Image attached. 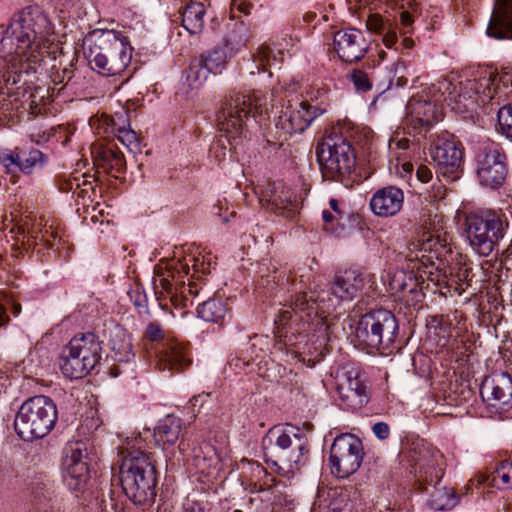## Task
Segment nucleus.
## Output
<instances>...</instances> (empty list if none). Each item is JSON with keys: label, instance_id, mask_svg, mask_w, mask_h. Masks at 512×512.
<instances>
[{"label": "nucleus", "instance_id": "14", "mask_svg": "<svg viewBox=\"0 0 512 512\" xmlns=\"http://www.w3.org/2000/svg\"><path fill=\"white\" fill-rule=\"evenodd\" d=\"M133 50L128 37L114 31H102L98 44L91 47L88 53L84 51V55L88 64H130Z\"/></svg>", "mask_w": 512, "mask_h": 512}, {"label": "nucleus", "instance_id": "29", "mask_svg": "<svg viewBox=\"0 0 512 512\" xmlns=\"http://www.w3.org/2000/svg\"><path fill=\"white\" fill-rule=\"evenodd\" d=\"M73 353H77L93 370L101 359V342L98 337L92 333L76 334L68 343Z\"/></svg>", "mask_w": 512, "mask_h": 512}, {"label": "nucleus", "instance_id": "20", "mask_svg": "<svg viewBox=\"0 0 512 512\" xmlns=\"http://www.w3.org/2000/svg\"><path fill=\"white\" fill-rule=\"evenodd\" d=\"M47 161V155L35 148L17 147L14 150L0 151V163L11 172L19 170L24 174H31L38 169H42Z\"/></svg>", "mask_w": 512, "mask_h": 512}, {"label": "nucleus", "instance_id": "41", "mask_svg": "<svg viewBox=\"0 0 512 512\" xmlns=\"http://www.w3.org/2000/svg\"><path fill=\"white\" fill-rule=\"evenodd\" d=\"M30 490L38 512H57L52 504L48 505L52 501L53 493L52 483L49 479L32 482Z\"/></svg>", "mask_w": 512, "mask_h": 512}, {"label": "nucleus", "instance_id": "32", "mask_svg": "<svg viewBox=\"0 0 512 512\" xmlns=\"http://www.w3.org/2000/svg\"><path fill=\"white\" fill-rule=\"evenodd\" d=\"M481 486L512 488V461H505L490 474L477 473L468 482L467 488L473 490Z\"/></svg>", "mask_w": 512, "mask_h": 512}, {"label": "nucleus", "instance_id": "19", "mask_svg": "<svg viewBox=\"0 0 512 512\" xmlns=\"http://www.w3.org/2000/svg\"><path fill=\"white\" fill-rule=\"evenodd\" d=\"M430 156L438 173L451 179L459 177L463 153L455 141L438 138L430 148Z\"/></svg>", "mask_w": 512, "mask_h": 512}, {"label": "nucleus", "instance_id": "26", "mask_svg": "<svg viewBox=\"0 0 512 512\" xmlns=\"http://www.w3.org/2000/svg\"><path fill=\"white\" fill-rule=\"evenodd\" d=\"M441 89L444 101L457 113L473 112L478 106V97L472 88L463 87L461 83L444 82Z\"/></svg>", "mask_w": 512, "mask_h": 512}, {"label": "nucleus", "instance_id": "12", "mask_svg": "<svg viewBox=\"0 0 512 512\" xmlns=\"http://www.w3.org/2000/svg\"><path fill=\"white\" fill-rule=\"evenodd\" d=\"M144 338L160 343L157 348V366L161 371L171 373L183 371L191 364L185 347L176 340L165 339V330L158 322H150L144 331Z\"/></svg>", "mask_w": 512, "mask_h": 512}, {"label": "nucleus", "instance_id": "31", "mask_svg": "<svg viewBox=\"0 0 512 512\" xmlns=\"http://www.w3.org/2000/svg\"><path fill=\"white\" fill-rule=\"evenodd\" d=\"M451 239L446 233L429 234L424 238L420 245L421 263L427 266V263L434 265L433 258L443 262L446 260L448 254L452 252Z\"/></svg>", "mask_w": 512, "mask_h": 512}, {"label": "nucleus", "instance_id": "47", "mask_svg": "<svg viewBox=\"0 0 512 512\" xmlns=\"http://www.w3.org/2000/svg\"><path fill=\"white\" fill-rule=\"evenodd\" d=\"M235 55L236 54L234 53L233 48L224 47L223 41H221V43L216 45L213 49H211L207 53H203L202 60L204 64H226Z\"/></svg>", "mask_w": 512, "mask_h": 512}, {"label": "nucleus", "instance_id": "54", "mask_svg": "<svg viewBox=\"0 0 512 512\" xmlns=\"http://www.w3.org/2000/svg\"><path fill=\"white\" fill-rule=\"evenodd\" d=\"M414 17L409 10L405 9V5L401 4L399 7V23L397 26L395 25L401 35L413 32Z\"/></svg>", "mask_w": 512, "mask_h": 512}, {"label": "nucleus", "instance_id": "11", "mask_svg": "<svg viewBox=\"0 0 512 512\" xmlns=\"http://www.w3.org/2000/svg\"><path fill=\"white\" fill-rule=\"evenodd\" d=\"M364 449L360 438L351 433L337 436L330 448L331 473L338 478L354 474L363 461Z\"/></svg>", "mask_w": 512, "mask_h": 512}, {"label": "nucleus", "instance_id": "21", "mask_svg": "<svg viewBox=\"0 0 512 512\" xmlns=\"http://www.w3.org/2000/svg\"><path fill=\"white\" fill-rule=\"evenodd\" d=\"M259 200L262 205H267V209L285 218H294L296 215L297 204L293 194L282 182L268 184L261 191Z\"/></svg>", "mask_w": 512, "mask_h": 512}, {"label": "nucleus", "instance_id": "34", "mask_svg": "<svg viewBox=\"0 0 512 512\" xmlns=\"http://www.w3.org/2000/svg\"><path fill=\"white\" fill-rule=\"evenodd\" d=\"M109 346L115 361L129 362L135 356L131 334L121 326H114L111 329Z\"/></svg>", "mask_w": 512, "mask_h": 512}, {"label": "nucleus", "instance_id": "3", "mask_svg": "<svg viewBox=\"0 0 512 512\" xmlns=\"http://www.w3.org/2000/svg\"><path fill=\"white\" fill-rule=\"evenodd\" d=\"M190 264L195 272L204 273V263L194 256L184 258V262L178 261L175 264H157L154 267L153 287L159 306L168 310L171 306L179 308L186 306L188 301L187 293L197 296L199 290L196 282H189L185 285L183 276L190 271Z\"/></svg>", "mask_w": 512, "mask_h": 512}, {"label": "nucleus", "instance_id": "7", "mask_svg": "<svg viewBox=\"0 0 512 512\" xmlns=\"http://www.w3.org/2000/svg\"><path fill=\"white\" fill-rule=\"evenodd\" d=\"M265 455L277 458L273 463L288 472L298 471L307 461L308 439L305 433L293 425H277L268 430L262 440Z\"/></svg>", "mask_w": 512, "mask_h": 512}, {"label": "nucleus", "instance_id": "5", "mask_svg": "<svg viewBox=\"0 0 512 512\" xmlns=\"http://www.w3.org/2000/svg\"><path fill=\"white\" fill-rule=\"evenodd\" d=\"M120 482L125 495L136 505L153 503L156 497V467L150 454L131 451L120 465Z\"/></svg>", "mask_w": 512, "mask_h": 512}, {"label": "nucleus", "instance_id": "51", "mask_svg": "<svg viewBox=\"0 0 512 512\" xmlns=\"http://www.w3.org/2000/svg\"><path fill=\"white\" fill-rule=\"evenodd\" d=\"M347 78L353 83L357 92H367L372 88L369 75L361 69H353L347 74Z\"/></svg>", "mask_w": 512, "mask_h": 512}, {"label": "nucleus", "instance_id": "38", "mask_svg": "<svg viewBox=\"0 0 512 512\" xmlns=\"http://www.w3.org/2000/svg\"><path fill=\"white\" fill-rule=\"evenodd\" d=\"M407 113L410 115L408 120L415 123V127L430 128L436 121L434 116L435 107L426 100H411L406 106Z\"/></svg>", "mask_w": 512, "mask_h": 512}, {"label": "nucleus", "instance_id": "35", "mask_svg": "<svg viewBox=\"0 0 512 512\" xmlns=\"http://www.w3.org/2000/svg\"><path fill=\"white\" fill-rule=\"evenodd\" d=\"M95 163L115 178L124 172L126 168L123 153L111 144L98 149L95 155Z\"/></svg>", "mask_w": 512, "mask_h": 512}, {"label": "nucleus", "instance_id": "45", "mask_svg": "<svg viewBox=\"0 0 512 512\" xmlns=\"http://www.w3.org/2000/svg\"><path fill=\"white\" fill-rule=\"evenodd\" d=\"M416 464L419 465L420 468L418 482L421 491L429 492L430 487L432 489L437 487L444 474L442 468L434 464L428 465L427 467H424L420 462Z\"/></svg>", "mask_w": 512, "mask_h": 512}, {"label": "nucleus", "instance_id": "30", "mask_svg": "<svg viewBox=\"0 0 512 512\" xmlns=\"http://www.w3.org/2000/svg\"><path fill=\"white\" fill-rule=\"evenodd\" d=\"M101 125L131 152L139 149L138 136L129 127V121L125 113H116L113 117H105L101 120Z\"/></svg>", "mask_w": 512, "mask_h": 512}, {"label": "nucleus", "instance_id": "27", "mask_svg": "<svg viewBox=\"0 0 512 512\" xmlns=\"http://www.w3.org/2000/svg\"><path fill=\"white\" fill-rule=\"evenodd\" d=\"M364 286V278L356 269H346L336 273L330 291L336 298L351 301L358 296Z\"/></svg>", "mask_w": 512, "mask_h": 512}, {"label": "nucleus", "instance_id": "13", "mask_svg": "<svg viewBox=\"0 0 512 512\" xmlns=\"http://www.w3.org/2000/svg\"><path fill=\"white\" fill-rule=\"evenodd\" d=\"M336 391L341 405L346 409L358 410L369 401L365 373L357 366L347 364L336 371Z\"/></svg>", "mask_w": 512, "mask_h": 512}, {"label": "nucleus", "instance_id": "17", "mask_svg": "<svg viewBox=\"0 0 512 512\" xmlns=\"http://www.w3.org/2000/svg\"><path fill=\"white\" fill-rule=\"evenodd\" d=\"M480 395L485 403L501 414L512 408V377L505 372L493 373L484 378Z\"/></svg>", "mask_w": 512, "mask_h": 512}, {"label": "nucleus", "instance_id": "39", "mask_svg": "<svg viewBox=\"0 0 512 512\" xmlns=\"http://www.w3.org/2000/svg\"><path fill=\"white\" fill-rule=\"evenodd\" d=\"M292 94H297L299 102H305V106L314 110L316 105H312V103L323 97L326 91L317 85L313 86L308 82L292 79L285 89V96L288 97Z\"/></svg>", "mask_w": 512, "mask_h": 512}, {"label": "nucleus", "instance_id": "16", "mask_svg": "<svg viewBox=\"0 0 512 512\" xmlns=\"http://www.w3.org/2000/svg\"><path fill=\"white\" fill-rule=\"evenodd\" d=\"M63 453V481L70 490H81L89 477L86 446L82 442H72L67 444Z\"/></svg>", "mask_w": 512, "mask_h": 512}, {"label": "nucleus", "instance_id": "4", "mask_svg": "<svg viewBox=\"0 0 512 512\" xmlns=\"http://www.w3.org/2000/svg\"><path fill=\"white\" fill-rule=\"evenodd\" d=\"M286 282L291 287L288 290L290 296L284 305L285 309L279 310L275 320L278 329H281V333H285V337H287V331H284V329L292 319L293 313L299 316L301 320L317 318L319 324L326 314H330L331 308L334 306L330 298L326 299L327 293L324 290L318 291L311 286L307 287L303 281V276L298 279L296 275L289 274L286 277Z\"/></svg>", "mask_w": 512, "mask_h": 512}, {"label": "nucleus", "instance_id": "53", "mask_svg": "<svg viewBox=\"0 0 512 512\" xmlns=\"http://www.w3.org/2000/svg\"><path fill=\"white\" fill-rule=\"evenodd\" d=\"M127 296L139 312L146 311L148 300L143 287L139 283L131 285L127 291Z\"/></svg>", "mask_w": 512, "mask_h": 512}, {"label": "nucleus", "instance_id": "64", "mask_svg": "<svg viewBox=\"0 0 512 512\" xmlns=\"http://www.w3.org/2000/svg\"><path fill=\"white\" fill-rule=\"evenodd\" d=\"M405 5V9L409 10L412 15L420 16L421 15V7L415 0H408Z\"/></svg>", "mask_w": 512, "mask_h": 512}, {"label": "nucleus", "instance_id": "60", "mask_svg": "<svg viewBox=\"0 0 512 512\" xmlns=\"http://www.w3.org/2000/svg\"><path fill=\"white\" fill-rule=\"evenodd\" d=\"M431 325L435 328H439L444 333L449 334L451 323L443 315L432 316Z\"/></svg>", "mask_w": 512, "mask_h": 512}, {"label": "nucleus", "instance_id": "59", "mask_svg": "<svg viewBox=\"0 0 512 512\" xmlns=\"http://www.w3.org/2000/svg\"><path fill=\"white\" fill-rule=\"evenodd\" d=\"M372 432L379 440H386L390 436V427L385 422H376L372 426Z\"/></svg>", "mask_w": 512, "mask_h": 512}, {"label": "nucleus", "instance_id": "8", "mask_svg": "<svg viewBox=\"0 0 512 512\" xmlns=\"http://www.w3.org/2000/svg\"><path fill=\"white\" fill-rule=\"evenodd\" d=\"M57 417V408L51 398L34 396L20 406L14 420L15 431L24 441L40 439L51 432Z\"/></svg>", "mask_w": 512, "mask_h": 512}, {"label": "nucleus", "instance_id": "58", "mask_svg": "<svg viewBox=\"0 0 512 512\" xmlns=\"http://www.w3.org/2000/svg\"><path fill=\"white\" fill-rule=\"evenodd\" d=\"M17 66H7V71L3 73V80L6 85H16L21 81L22 73L16 70Z\"/></svg>", "mask_w": 512, "mask_h": 512}, {"label": "nucleus", "instance_id": "1", "mask_svg": "<svg viewBox=\"0 0 512 512\" xmlns=\"http://www.w3.org/2000/svg\"><path fill=\"white\" fill-rule=\"evenodd\" d=\"M267 111L266 97L260 91L233 92L216 114L217 127L235 143L243 144L245 139H250L249 115H252L256 123H260L261 120L257 118H262Z\"/></svg>", "mask_w": 512, "mask_h": 512}, {"label": "nucleus", "instance_id": "42", "mask_svg": "<svg viewBox=\"0 0 512 512\" xmlns=\"http://www.w3.org/2000/svg\"><path fill=\"white\" fill-rule=\"evenodd\" d=\"M205 8L202 3L191 2L182 12V25L190 34L201 32L204 27Z\"/></svg>", "mask_w": 512, "mask_h": 512}, {"label": "nucleus", "instance_id": "62", "mask_svg": "<svg viewBox=\"0 0 512 512\" xmlns=\"http://www.w3.org/2000/svg\"><path fill=\"white\" fill-rule=\"evenodd\" d=\"M101 512H120L117 501L112 497L103 499L101 503Z\"/></svg>", "mask_w": 512, "mask_h": 512}, {"label": "nucleus", "instance_id": "23", "mask_svg": "<svg viewBox=\"0 0 512 512\" xmlns=\"http://www.w3.org/2000/svg\"><path fill=\"white\" fill-rule=\"evenodd\" d=\"M371 211L379 217H392L398 214L404 204L401 188L388 185L376 190L370 199Z\"/></svg>", "mask_w": 512, "mask_h": 512}, {"label": "nucleus", "instance_id": "46", "mask_svg": "<svg viewBox=\"0 0 512 512\" xmlns=\"http://www.w3.org/2000/svg\"><path fill=\"white\" fill-rule=\"evenodd\" d=\"M211 72L217 73V71L210 69V66H187L183 72V77L189 87L198 88L206 81Z\"/></svg>", "mask_w": 512, "mask_h": 512}, {"label": "nucleus", "instance_id": "56", "mask_svg": "<svg viewBox=\"0 0 512 512\" xmlns=\"http://www.w3.org/2000/svg\"><path fill=\"white\" fill-rule=\"evenodd\" d=\"M54 135V128L51 127L49 129L42 127H35L30 132V139L32 142H35L36 144H41L44 142H47L51 136Z\"/></svg>", "mask_w": 512, "mask_h": 512}, {"label": "nucleus", "instance_id": "37", "mask_svg": "<svg viewBox=\"0 0 512 512\" xmlns=\"http://www.w3.org/2000/svg\"><path fill=\"white\" fill-rule=\"evenodd\" d=\"M366 29L370 33L381 35L384 45L388 48L397 43L398 36L395 24L390 19H385L379 13H370L368 15Z\"/></svg>", "mask_w": 512, "mask_h": 512}, {"label": "nucleus", "instance_id": "52", "mask_svg": "<svg viewBox=\"0 0 512 512\" xmlns=\"http://www.w3.org/2000/svg\"><path fill=\"white\" fill-rule=\"evenodd\" d=\"M497 117L502 134L512 138V102L501 107Z\"/></svg>", "mask_w": 512, "mask_h": 512}, {"label": "nucleus", "instance_id": "28", "mask_svg": "<svg viewBox=\"0 0 512 512\" xmlns=\"http://www.w3.org/2000/svg\"><path fill=\"white\" fill-rule=\"evenodd\" d=\"M22 22L28 25L31 29V33L34 34V40L36 43L42 46V43L50 41V37L53 35V27L43 12V10L37 5L27 6L20 12Z\"/></svg>", "mask_w": 512, "mask_h": 512}, {"label": "nucleus", "instance_id": "25", "mask_svg": "<svg viewBox=\"0 0 512 512\" xmlns=\"http://www.w3.org/2000/svg\"><path fill=\"white\" fill-rule=\"evenodd\" d=\"M487 35L497 40L512 39V0H495Z\"/></svg>", "mask_w": 512, "mask_h": 512}, {"label": "nucleus", "instance_id": "9", "mask_svg": "<svg viewBox=\"0 0 512 512\" xmlns=\"http://www.w3.org/2000/svg\"><path fill=\"white\" fill-rule=\"evenodd\" d=\"M316 157L323 175L344 182L356 167V152L341 134L325 135L316 148Z\"/></svg>", "mask_w": 512, "mask_h": 512}, {"label": "nucleus", "instance_id": "18", "mask_svg": "<svg viewBox=\"0 0 512 512\" xmlns=\"http://www.w3.org/2000/svg\"><path fill=\"white\" fill-rule=\"evenodd\" d=\"M326 111L321 106H315L314 110L305 106V102H299L298 96L288 99V105L278 116L276 126L287 134L303 132L310 123Z\"/></svg>", "mask_w": 512, "mask_h": 512}, {"label": "nucleus", "instance_id": "24", "mask_svg": "<svg viewBox=\"0 0 512 512\" xmlns=\"http://www.w3.org/2000/svg\"><path fill=\"white\" fill-rule=\"evenodd\" d=\"M390 291L408 307L422 302L424 294L413 272L397 271L389 282Z\"/></svg>", "mask_w": 512, "mask_h": 512}, {"label": "nucleus", "instance_id": "6", "mask_svg": "<svg viewBox=\"0 0 512 512\" xmlns=\"http://www.w3.org/2000/svg\"><path fill=\"white\" fill-rule=\"evenodd\" d=\"M508 228L509 220L502 210L473 211L464 220V233L469 246L482 257H488L498 250Z\"/></svg>", "mask_w": 512, "mask_h": 512}, {"label": "nucleus", "instance_id": "49", "mask_svg": "<svg viewBox=\"0 0 512 512\" xmlns=\"http://www.w3.org/2000/svg\"><path fill=\"white\" fill-rule=\"evenodd\" d=\"M311 512H354V509L348 495L341 493L339 497L332 499L325 507L314 504Z\"/></svg>", "mask_w": 512, "mask_h": 512}, {"label": "nucleus", "instance_id": "57", "mask_svg": "<svg viewBox=\"0 0 512 512\" xmlns=\"http://www.w3.org/2000/svg\"><path fill=\"white\" fill-rule=\"evenodd\" d=\"M322 219L325 224L324 225L325 230L331 231L332 233H336L337 230H336L334 224L339 223L343 218L339 217L338 215H336L335 213H333L332 211H330L328 209H324L322 211Z\"/></svg>", "mask_w": 512, "mask_h": 512}, {"label": "nucleus", "instance_id": "55", "mask_svg": "<svg viewBox=\"0 0 512 512\" xmlns=\"http://www.w3.org/2000/svg\"><path fill=\"white\" fill-rule=\"evenodd\" d=\"M90 69L92 72L104 76V77H111L112 83L115 85L116 88H119L121 85H123L125 82L128 81L129 77L119 80L120 74L119 70L115 71L112 69V66H90Z\"/></svg>", "mask_w": 512, "mask_h": 512}, {"label": "nucleus", "instance_id": "40", "mask_svg": "<svg viewBox=\"0 0 512 512\" xmlns=\"http://www.w3.org/2000/svg\"><path fill=\"white\" fill-rule=\"evenodd\" d=\"M249 38V29L242 21H232L226 25V32L222 39L223 46L233 48L237 54L244 47Z\"/></svg>", "mask_w": 512, "mask_h": 512}, {"label": "nucleus", "instance_id": "15", "mask_svg": "<svg viewBox=\"0 0 512 512\" xmlns=\"http://www.w3.org/2000/svg\"><path fill=\"white\" fill-rule=\"evenodd\" d=\"M477 176L482 186L500 188L507 177V157L498 145H491L477 155Z\"/></svg>", "mask_w": 512, "mask_h": 512}, {"label": "nucleus", "instance_id": "22", "mask_svg": "<svg viewBox=\"0 0 512 512\" xmlns=\"http://www.w3.org/2000/svg\"><path fill=\"white\" fill-rule=\"evenodd\" d=\"M334 46L339 59L346 64L360 61L367 50L365 39L357 29L336 32Z\"/></svg>", "mask_w": 512, "mask_h": 512}, {"label": "nucleus", "instance_id": "48", "mask_svg": "<svg viewBox=\"0 0 512 512\" xmlns=\"http://www.w3.org/2000/svg\"><path fill=\"white\" fill-rule=\"evenodd\" d=\"M240 144L234 142L231 137L221 134L220 137L215 140L210 147V154L219 163L222 162L228 151L236 149Z\"/></svg>", "mask_w": 512, "mask_h": 512}, {"label": "nucleus", "instance_id": "43", "mask_svg": "<svg viewBox=\"0 0 512 512\" xmlns=\"http://www.w3.org/2000/svg\"><path fill=\"white\" fill-rule=\"evenodd\" d=\"M228 307L222 298H209L198 305V316L207 322L218 323L222 321L227 314Z\"/></svg>", "mask_w": 512, "mask_h": 512}, {"label": "nucleus", "instance_id": "10", "mask_svg": "<svg viewBox=\"0 0 512 512\" xmlns=\"http://www.w3.org/2000/svg\"><path fill=\"white\" fill-rule=\"evenodd\" d=\"M395 315L380 308L364 314L355 327V337L360 345L376 349L382 354L391 352L398 333Z\"/></svg>", "mask_w": 512, "mask_h": 512}, {"label": "nucleus", "instance_id": "36", "mask_svg": "<svg viewBox=\"0 0 512 512\" xmlns=\"http://www.w3.org/2000/svg\"><path fill=\"white\" fill-rule=\"evenodd\" d=\"M59 365L63 375L70 379L83 378L92 371L82 357L73 353L68 344L62 350Z\"/></svg>", "mask_w": 512, "mask_h": 512}, {"label": "nucleus", "instance_id": "44", "mask_svg": "<svg viewBox=\"0 0 512 512\" xmlns=\"http://www.w3.org/2000/svg\"><path fill=\"white\" fill-rule=\"evenodd\" d=\"M428 493V504L436 511L450 510L457 504V496L452 488L435 487Z\"/></svg>", "mask_w": 512, "mask_h": 512}, {"label": "nucleus", "instance_id": "63", "mask_svg": "<svg viewBox=\"0 0 512 512\" xmlns=\"http://www.w3.org/2000/svg\"><path fill=\"white\" fill-rule=\"evenodd\" d=\"M251 465L252 476L256 477L258 480L262 478H269L270 475L267 473L266 469L260 465L259 463H249Z\"/></svg>", "mask_w": 512, "mask_h": 512}, {"label": "nucleus", "instance_id": "50", "mask_svg": "<svg viewBox=\"0 0 512 512\" xmlns=\"http://www.w3.org/2000/svg\"><path fill=\"white\" fill-rule=\"evenodd\" d=\"M285 55L284 50L263 44L258 48L255 60L262 64L282 63L286 60Z\"/></svg>", "mask_w": 512, "mask_h": 512}, {"label": "nucleus", "instance_id": "2", "mask_svg": "<svg viewBox=\"0 0 512 512\" xmlns=\"http://www.w3.org/2000/svg\"><path fill=\"white\" fill-rule=\"evenodd\" d=\"M58 46L39 43L28 25L22 22L20 13L11 19L0 40V57L11 64H47L57 61Z\"/></svg>", "mask_w": 512, "mask_h": 512}, {"label": "nucleus", "instance_id": "61", "mask_svg": "<svg viewBox=\"0 0 512 512\" xmlns=\"http://www.w3.org/2000/svg\"><path fill=\"white\" fill-rule=\"evenodd\" d=\"M416 176L420 182L428 183L432 179V171L425 165H419Z\"/></svg>", "mask_w": 512, "mask_h": 512}, {"label": "nucleus", "instance_id": "33", "mask_svg": "<svg viewBox=\"0 0 512 512\" xmlns=\"http://www.w3.org/2000/svg\"><path fill=\"white\" fill-rule=\"evenodd\" d=\"M182 431V419L173 415H167L158 422L153 435L156 443L161 445L163 449H167L180 439Z\"/></svg>", "mask_w": 512, "mask_h": 512}]
</instances>
